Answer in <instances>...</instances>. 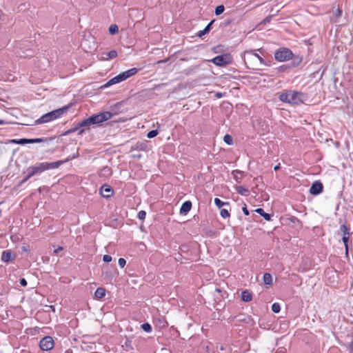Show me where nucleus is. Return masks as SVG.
I'll return each mask as SVG.
<instances>
[{
  "label": "nucleus",
  "mask_w": 353,
  "mask_h": 353,
  "mask_svg": "<svg viewBox=\"0 0 353 353\" xmlns=\"http://www.w3.org/2000/svg\"><path fill=\"white\" fill-rule=\"evenodd\" d=\"M77 156L74 155L71 159H74ZM70 159L67 158L65 161H57L52 163L42 162L37 163L34 165L29 166L27 169L29 176L32 177L37 175H40L43 172L48 170L58 168L60 165L68 161Z\"/></svg>",
  "instance_id": "nucleus-1"
},
{
  "label": "nucleus",
  "mask_w": 353,
  "mask_h": 353,
  "mask_svg": "<svg viewBox=\"0 0 353 353\" xmlns=\"http://www.w3.org/2000/svg\"><path fill=\"white\" fill-rule=\"evenodd\" d=\"M304 94L295 90H288L280 94L279 99L280 101L291 104H300L303 102Z\"/></svg>",
  "instance_id": "nucleus-2"
},
{
  "label": "nucleus",
  "mask_w": 353,
  "mask_h": 353,
  "mask_svg": "<svg viewBox=\"0 0 353 353\" xmlns=\"http://www.w3.org/2000/svg\"><path fill=\"white\" fill-rule=\"evenodd\" d=\"M68 108L69 107L68 105H65L61 108H58V109L54 110L51 112H49L46 114H44L40 118L37 119L34 123L36 125H38V124L50 122L57 119H59L64 113H65L67 112Z\"/></svg>",
  "instance_id": "nucleus-3"
},
{
  "label": "nucleus",
  "mask_w": 353,
  "mask_h": 353,
  "mask_svg": "<svg viewBox=\"0 0 353 353\" xmlns=\"http://www.w3.org/2000/svg\"><path fill=\"white\" fill-rule=\"evenodd\" d=\"M243 59H244V62L246 65H248V64L252 65V63L256 62V61H259L261 65H268V66L270 65V63H266V61L261 56H259L257 53H256L253 50L245 51L244 52ZM248 67L254 68V67H252V65H251V66L248 65Z\"/></svg>",
  "instance_id": "nucleus-4"
},
{
  "label": "nucleus",
  "mask_w": 353,
  "mask_h": 353,
  "mask_svg": "<svg viewBox=\"0 0 353 353\" xmlns=\"http://www.w3.org/2000/svg\"><path fill=\"white\" fill-rule=\"evenodd\" d=\"M274 59L279 62L289 61L293 58V52L288 48H280L274 54Z\"/></svg>",
  "instance_id": "nucleus-5"
},
{
  "label": "nucleus",
  "mask_w": 353,
  "mask_h": 353,
  "mask_svg": "<svg viewBox=\"0 0 353 353\" xmlns=\"http://www.w3.org/2000/svg\"><path fill=\"white\" fill-rule=\"evenodd\" d=\"M211 61L216 66H225L232 62V57L230 54L225 53L214 57Z\"/></svg>",
  "instance_id": "nucleus-6"
},
{
  "label": "nucleus",
  "mask_w": 353,
  "mask_h": 353,
  "mask_svg": "<svg viewBox=\"0 0 353 353\" xmlns=\"http://www.w3.org/2000/svg\"><path fill=\"white\" fill-rule=\"evenodd\" d=\"M112 116V112H101L97 114H94L90 117V121L93 123V125L95 124H99L103 121H108L111 119Z\"/></svg>",
  "instance_id": "nucleus-7"
},
{
  "label": "nucleus",
  "mask_w": 353,
  "mask_h": 353,
  "mask_svg": "<svg viewBox=\"0 0 353 353\" xmlns=\"http://www.w3.org/2000/svg\"><path fill=\"white\" fill-rule=\"evenodd\" d=\"M54 340L50 336H46L43 337L39 342V347L43 351H48L52 350L54 347Z\"/></svg>",
  "instance_id": "nucleus-8"
},
{
  "label": "nucleus",
  "mask_w": 353,
  "mask_h": 353,
  "mask_svg": "<svg viewBox=\"0 0 353 353\" xmlns=\"http://www.w3.org/2000/svg\"><path fill=\"white\" fill-rule=\"evenodd\" d=\"M323 186L320 181H315L312 184L310 189V192L313 195H318L323 192Z\"/></svg>",
  "instance_id": "nucleus-9"
},
{
  "label": "nucleus",
  "mask_w": 353,
  "mask_h": 353,
  "mask_svg": "<svg viewBox=\"0 0 353 353\" xmlns=\"http://www.w3.org/2000/svg\"><path fill=\"white\" fill-rule=\"evenodd\" d=\"M100 193L104 198H109L112 196L114 190L109 185H103L100 188Z\"/></svg>",
  "instance_id": "nucleus-10"
},
{
  "label": "nucleus",
  "mask_w": 353,
  "mask_h": 353,
  "mask_svg": "<svg viewBox=\"0 0 353 353\" xmlns=\"http://www.w3.org/2000/svg\"><path fill=\"white\" fill-rule=\"evenodd\" d=\"M124 74L121 72L118 75L114 77L111 79H110L105 85V87L110 86L112 85L119 83L121 81H125Z\"/></svg>",
  "instance_id": "nucleus-11"
},
{
  "label": "nucleus",
  "mask_w": 353,
  "mask_h": 353,
  "mask_svg": "<svg viewBox=\"0 0 353 353\" xmlns=\"http://www.w3.org/2000/svg\"><path fill=\"white\" fill-rule=\"evenodd\" d=\"M14 259V256L10 250H4L1 254V260L3 262L8 263Z\"/></svg>",
  "instance_id": "nucleus-12"
},
{
  "label": "nucleus",
  "mask_w": 353,
  "mask_h": 353,
  "mask_svg": "<svg viewBox=\"0 0 353 353\" xmlns=\"http://www.w3.org/2000/svg\"><path fill=\"white\" fill-rule=\"evenodd\" d=\"M192 208V203L190 201H186L184 203H183L182 205L180 208V213L181 214H187L188 212L190 211Z\"/></svg>",
  "instance_id": "nucleus-13"
},
{
  "label": "nucleus",
  "mask_w": 353,
  "mask_h": 353,
  "mask_svg": "<svg viewBox=\"0 0 353 353\" xmlns=\"http://www.w3.org/2000/svg\"><path fill=\"white\" fill-rule=\"evenodd\" d=\"M112 174L111 168L108 166H104L103 168L101 169L99 175L101 177L104 178H108L110 177Z\"/></svg>",
  "instance_id": "nucleus-14"
},
{
  "label": "nucleus",
  "mask_w": 353,
  "mask_h": 353,
  "mask_svg": "<svg viewBox=\"0 0 353 353\" xmlns=\"http://www.w3.org/2000/svg\"><path fill=\"white\" fill-rule=\"evenodd\" d=\"M231 174H232L233 178L234 179V180L237 183L241 182V179L243 176V172L239 170H233Z\"/></svg>",
  "instance_id": "nucleus-15"
},
{
  "label": "nucleus",
  "mask_w": 353,
  "mask_h": 353,
  "mask_svg": "<svg viewBox=\"0 0 353 353\" xmlns=\"http://www.w3.org/2000/svg\"><path fill=\"white\" fill-rule=\"evenodd\" d=\"M234 189L241 195L248 196L250 194V190L242 185H236Z\"/></svg>",
  "instance_id": "nucleus-16"
},
{
  "label": "nucleus",
  "mask_w": 353,
  "mask_h": 353,
  "mask_svg": "<svg viewBox=\"0 0 353 353\" xmlns=\"http://www.w3.org/2000/svg\"><path fill=\"white\" fill-rule=\"evenodd\" d=\"M139 70L137 68H132L122 73L124 74V78L126 80L127 79L135 75Z\"/></svg>",
  "instance_id": "nucleus-17"
},
{
  "label": "nucleus",
  "mask_w": 353,
  "mask_h": 353,
  "mask_svg": "<svg viewBox=\"0 0 353 353\" xmlns=\"http://www.w3.org/2000/svg\"><path fill=\"white\" fill-rule=\"evenodd\" d=\"M214 22V20H212L207 26L203 30H200L197 33V36L199 37H201L204 36L205 34H208L210 30H211V26Z\"/></svg>",
  "instance_id": "nucleus-18"
},
{
  "label": "nucleus",
  "mask_w": 353,
  "mask_h": 353,
  "mask_svg": "<svg viewBox=\"0 0 353 353\" xmlns=\"http://www.w3.org/2000/svg\"><path fill=\"white\" fill-rule=\"evenodd\" d=\"M241 299L244 302H249L252 300V295L249 291L244 290L241 294Z\"/></svg>",
  "instance_id": "nucleus-19"
},
{
  "label": "nucleus",
  "mask_w": 353,
  "mask_h": 353,
  "mask_svg": "<svg viewBox=\"0 0 353 353\" xmlns=\"http://www.w3.org/2000/svg\"><path fill=\"white\" fill-rule=\"evenodd\" d=\"M105 295V290L103 288H98L94 292V296L97 299H103Z\"/></svg>",
  "instance_id": "nucleus-20"
},
{
  "label": "nucleus",
  "mask_w": 353,
  "mask_h": 353,
  "mask_svg": "<svg viewBox=\"0 0 353 353\" xmlns=\"http://www.w3.org/2000/svg\"><path fill=\"white\" fill-rule=\"evenodd\" d=\"M303 59L301 57L296 56L292 58V61L290 63V65H291L292 68L298 67L302 62Z\"/></svg>",
  "instance_id": "nucleus-21"
},
{
  "label": "nucleus",
  "mask_w": 353,
  "mask_h": 353,
  "mask_svg": "<svg viewBox=\"0 0 353 353\" xmlns=\"http://www.w3.org/2000/svg\"><path fill=\"white\" fill-rule=\"evenodd\" d=\"M255 212L263 216L266 221L271 220V215L266 213L262 208H257L255 210Z\"/></svg>",
  "instance_id": "nucleus-22"
},
{
  "label": "nucleus",
  "mask_w": 353,
  "mask_h": 353,
  "mask_svg": "<svg viewBox=\"0 0 353 353\" xmlns=\"http://www.w3.org/2000/svg\"><path fill=\"white\" fill-rule=\"evenodd\" d=\"M263 279L264 283L266 285H271L272 283V277L270 273H265Z\"/></svg>",
  "instance_id": "nucleus-23"
},
{
  "label": "nucleus",
  "mask_w": 353,
  "mask_h": 353,
  "mask_svg": "<svg viewBox=\"0 0 353 353\" xmlns=\"http://www.w3.org/2000/svg\"><path fill=\"white\" fill-rule=\"evenodd\" d=\"M78 124H79V127H80V128H83V127H89L90 125H93L92 121H90V117L83 120Z\"/></svg>",
  "instance_id": "nucleus-24"
},
{
  "label": "nucleus",
  "mask_w": 353,
  "mask_h": 353,
  "mask_svg": "<svg viewBox=\"0 0 353 353\" xmlns=\"http://www.w3.org/2000/svg\"><path fill=\"white\" fill-rule=\"evenodd\" d=\"M117 57V52L116 50H110L108 53L106 54V57H103L105 60L112 59Z\"/></svg>",
  "instance_id": "nucleus-25"
},
{
  "label": "nucleus",
  "mask_w": 353,
  "mask_h": 353,
  "mask_svg": "<svg viewBox=\"0 0 353 353\" xmlns=\"http://www.w3.org/2000/svg\"><path fill=\"white\" fill-rule=\"evenodd\" d=\"M340 230L343 234V236H350V233L349 232V229L347 228V225L345 224H343L340 226Z\"/></svg>",
  "instance_id": "nucleus-26"
},
{
  "label": "nucleus",
  "mask_w": 353,
  "mask_h": 353,
  "mask_svg": "<svg viewBox=\"0 0 353 353\" xmlns=\"http://www.w3.org/2000/svg\"><path fill=\"white\" fill-rule=\"evenodd\" d=\"M290 68H291V65H290V64H285V65H280L277 68V70L279 72H289V70Z\"/></svg>",
  "instance_id": "nucleus-27"
},
{
  "label": "nucleus",
  "mask_w": 353,
  "mask_h": 353,
  "mask_svg": "<svg viewBox=\"0 0 353 353\" xmlns=\"http://www.w3.org/2000/svg\"><path fill=\"white\" fill-rule=\"evenodd\" d=\"M214 204L216 205V207H218L219 208H221L223 205H229V203L222 201L219 198H215L214 199Z\"/></svg>",
  "instance_id": "nucleus-28"
},
{
  "label": "nucleus",
  "mask_w": 353,
  "mask_h": 353,
  "mask_svg": "<svg viewBox=\"0 0 353 353\" xmlns=\"http://www.w3.org/2000/svg\"><path fill=\"white\" fill-rule=\"evenodd\" d=\"M223 141L229 145H232L234 143L232 136L228 134L224 136Z\"/></svg>",
  "instance_id": "nucleus-29"
},
{
  "label": "nucleus",
  "mask_w": 353,
  "mask_h": 353,
  "mask_svg": "<svg viewBox=\"0 0 353 353\" xmlns=\"http://www.w3.org/2000/svg\"><path fill=\"white\" fill-rule=\"evenodd\" d=\"M141 328L143 329V331H145V332H148V333H150L152 332V326L150 324H149L148 323H145L141 325Z\"/></svg>",
  "instance_id": "nucleus-30"
},
{
  "label": "nucleus",
  "mask_w": 353,
  "mask_h": 353,
  "mask_svg": "<svg viewBox=\"0 0 353 353\" xmlns=\"http://www.w3.org/2000/svg\"><path fill=\"white\" fill-rule=\"evenodd\" d=\"M119 32V28L117 25H111L109 28V32L111 34H115Z\"/></svg>",
  "instance_id": "nucleus-31"
},
{
  "label": "nucleus",
  "mask_w": 353,
  "mask_h": 353,
  "mask_svg": "<svg viewBox=\"0 0 353 353\" xmlns=\"http://www.w3.org/2000/svg\"><path fill=\"white\" fill-rule=\"evenodd\" d=\"M80 128V127H79V124H77L76 126H74V128H72L69 130H68L66 132H65L63 135H68L69 134H71V133H73L76 131H77Z\"/></svg>",
  "instance_id": "nucleus-32"
},
{
  "label": "nucleus",
  "mask_w": 353,
  "mask_h": 353,
  "mask_svg": "<svg viewBox=\"0 0 353 353\" xmlns=\"http://www.w3.org/2000/svg\"><path fill=\"white\" fill-rule=\"evenodd\" d=\"M272 310L274 313L279 312L281 310V306H280L279 303H273L272 305Z\"/></svg>",
  "instance_id": "nucleus-33"
},
{
  "label": "nucleus",
  "mask_w": 353,
  "mask_h": 353,
  "mask_svg": "<svg viewBox=\"0 0 353 353\" xmlns=\"http://www.w3.org/2000/svg\"><path fill=\"white\" fill-rule=\"evenodd\" d=\"M225 10V8L223 5H220V6H218L216 8H215V14L216 15H219L221 14H222L223 12Z\"/></svg>",
  "instance_id": "nucleus-34"
},
{
  "label": "nucleus",
  "mask_w": 353,
  "mask_h": 353,
  "mask_svg": "<svg viewBox=\"0 0 353 353\" xmlns=\"http://www.w3.org/2000/svg\"><path fill=\"white\" fill-rule=\"evenodd\" d=\"M158 130H152L148 132L147 137L149 139H152L155 137L158 134Z\"/></svg>",
  "instance_id": "nucleus-35"
},
{
  "label": "nucleus",
  "mask_w": 353,
  "mask_h": 353,
  "mask_svg": "<svg viewBox=\"0 0 353 353\" xmlns=\"http://www.w3.org/2000/svg\"><path fill=\"white\" fill-rule=\"evenodd\" d=\"M220 214L221 216L223 218V219H226V218H228L230 217V214L228 212V210L226 209H221V212H220Z\"/></svg>",
  "instance_id": "nucleus-36"
},
{
  "label": "nucleus",
  "mask_w": 353,
  "mask_h": 353,
  "mask_svg": "<svg viewBox=\"0 0 353 353\" xmlns=\"http://www.w3.org/2000/svg\"><path fill=\"white\" fill-rule=\"evenodd\" d=\"M349 238L350 236H343L342 237V241L344 243V245H345V250H346V254H347L348 253V240H349Z\"/></svg>",
  "instance_id": "nucleus-37"
},
{
  "label": "nucleus",
  "mask_w": 353,
  "mask_h": 353,
  "mask_svg": "<svg viewBox=\"0 0 353 353\" xmlns=\"http://www.w3.org/2000/svg\"><path fill=\"white\" fill-rule=\"evenodd\" d=\"M43 141V139L41 138L28 139V143H41Z\"/></svg>",
  "instance_id": "nucleus-38"
},
{
  "label": "nucleus",
  "mask_w": 353,
  "mask_h": 353,
  "mask_svg": "<svg viewBox=\"0 0 353 353\" xmlns=\"http://www.w3.org/2000/svg\"><path fill=\"white\" fill-rule=\"evenodd\" d=\"M145 216H146V212L144 210H141L138 212L137 217L140 220H144L145 219Z\"/></svg>",
  "instance_id": "nucleus-39"
},
{
  "label": "nucleus",
  "mask_w": 353,
  "mask_h": 353,
  "mask_svg": "<svg viewBox=\"0 0 353 353\" xmlns=\"http://www.w3.org/2000/svg\"><path fill=\"white\" fill-rule=\"evenodd\" d=\"M103 261L105 263H109L112 261V256L110 255H108V254H105L103 256Z\"/></svg>",
  "instance_id": "nucleus-40"
},
{
  "label": "nucleus",
  "mask_w": 353,
  "mask_h": 353,
  "mask_svg": "<svg viewBox=\"0 0 353 353\" xmlns=\"http://www.w3.org/2000/svg\"><path fill=\"white\" fill-rule=\"evenodd\" d=\"M118 263H119V266L121 268H123L125 265L126 261L123 258H120L118 261Z\"/></svg>",
  "instance_id": "nucleus-41"
},
{
  "label": "nucleus",
  "mask_w": 353,
  "mask_h": 353,
  "mask_svg": "<svg viewBox=\"0 0 353 353\" xmlns=\"http://www.w3.org/2000/svg\"><path fill=\"white\" fill-rule=\"evenodd\" d=\"M32 176L30 175L29 176V173L28 172L27 175L19 182V185H21L23 183H24L25 182H26Z\"/></svg>",
  "instance_id": "nucleus-42"
},
{
  "label": "nucleus",
  "mask_w": 353,
  "mask_h": 353,
  "mask_svg": "<svg viewBox=\"0 0 353 353\" xmlns=\"http://www.w3.org/2000/svg\"><path fill=\"white\" fill-rule=\"evenodd\" d=\"M17 144L24 145L28 143V139H17Z\"/></svg>",
  "instance_id": "nucleus-43"
},
{
  "label": "nucleus",
  "mask_w": 353,
  "mask_h": 353,
  "mask_svg": "<svg viewBox=\"0 0 353 353\" xmlns=\"http://www.w3.org/2000/svg\"><path fill=\"white\" fill-rule=\"evenodd\" d=\"M19 283L23 287H26L28 285L27 281L24 278L20 279Z\"/></svg>",
  "instance_id": "nucleus-44"
},
{
  "label": "nucleus",
  "mask_w": 353,
  "mask_h": 353,
  "mask_svg": "<svg viewBox=\"0 0 353 353\" xmlns=\"http://www.w3.org/2000/svg\"><path fill=\"white\" fill-rule=\"evenodd\" d=\"M242 211L245 215H246V216L249 215V211L247 208L246 204H245L244 206L242 208Z\"/></svg>",
  "instance_id": "nucleus-45"
},
{
  "label": "nucleus",
  "mask_w": 353,
  "mask_h": 353,
  "mask_svg": "<svg viewBox=\"0 0 353 353\" xmlns=\"http://www.w3.org/2000/svg\"><path fill=\"white\" fill-rule=\"evenodd\" d=\"M63 250V248L61 247V246H59V248H57V249H55L54 250V253L55 254H58L61 251H62Z\"/></svg>",
  "instance_id": "nucleus-46"
},
{
  "label": "nucleus",
  "mask_w": 353,
  "mask_h": 353,
  "mask_svg": "<svg viewBox=\"0 0 353 353\" xmlns=\"http://www.w3.org/2000/svg\"><path fill=\"white\" fill-rule=\"evenodd\" d=\"M342 14V10L341 9H337V10L336 11V13H335V16L336 17H341Z\"/></svg>",
  "instance_id": "nucleus-47"
},
{
  "label": "nucleus",
  "mask_w": 353,
  "mask_h": 353,
  "mask_svg": "<svg viewBox=\"0 0 353 353\" xmlns=\"http://www.w3.org/2000/svg\"><path fill=\"white\" fill-rule=\"evenodd\" d=\"M17 139H10L8 141V143H15V144H17Z\"/></svg>",
  "instance_id": "nucleus-48"
},
{
  "label": "nucleus",
  "mask_w": 353,
  "mask_h": 353,
  "mask_svg": "<svg viewBox=\"0 0 353 353\" xmlns=\"http://www.w3.org/2000/svg\"><path fill=\"white\" fill-rule=\"evenodd\" d=\"M216 97L217 98H221L223 97V94L221 92H216Z\"/></svg>",
  "instance_id": "nucleus-49"
},
{
  "label": "nucleus",
  "mask_w": 353,
  "mask_h": 353,
  "mask_svg": "<svg viewBox=\"0 0 353 353\" xmlns=\"http://www.w3.org/2000/svg\"><path fill=\"white\" fill-rule=\"evenodd\" d=\"M281 166H280V163H279L278 165H275L274 168V170L275 171H277L280 169Z\"/></svg>",
  "instance_id": "nucleus-50"
},
{
  "label": "nucleus",
  "mask_w": 353,
  "mask_h": 353,
  "mask_svg": "<svg viewBox=\"0 0 353 353\" xmlns=\"http://www.w3.org/2000/svg\"><path fill=\"white\" fill-rule=\"evenodd\" d=\"M137 148H138L140 150H143L144 148L143 147V144H141L140 146H137Z\"/></svg>",
  "instance_id": "nucleus-51"
},
{
  "label": "nucleus",
  "mask_w": 353,
  "mask_h": 353,
  "mask_svg": "<svg viewBox=\"0 0 353 353\" xmlns=\"http://www.w3.org/2000/svg\"><path fill=\"white\" fill-rule=\"evenodd\" d=\"M7 123L3 119H0V125H3V124H6Z\"/></svg>",
  "instance_id": "nucleus-52"
},
{
  "label": "nucleus",
  "mask_w": 353,
  "mask_h": 353,
  "mask_svg": "<svg viewBox=\"0 0 353 353\" xmlns=\"http://www.w3.org/2000/svg\"><path fill=\"white\" fill-rule=\"evenodd\" d=\"M83 132H84V130H83V129H81V130H80L79 131L78 134H82L83 133Z\"/></svg>",
  "instance_id": "nucleus-53"
},
{
  "label": "nucleus",
  "mask_w": 353,
  "mask_h": 353,
  "mask_svg": "<svg viewBox=\"0 0 353 353\" xmlns=\"http://www.w3.org/2000/svg\"><path fill=\"white\" fill-rule=\"evenodd\" d=\"M50 307L51 308V310L54 312L55 309H54V305H50Z\"/></svg>",
  "instance_id": "nucleus-54"
}]
</instances>
